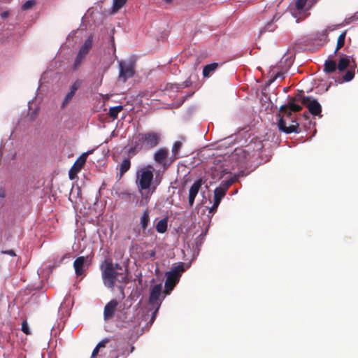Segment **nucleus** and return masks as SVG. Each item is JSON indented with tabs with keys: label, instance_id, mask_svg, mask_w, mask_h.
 <instances>
[{
	"label": "nucleus",
	"instance_id": "44",
	"mask_svg": "<svg viewBox=\"0 0 358 358\" xmlns=\"http://www.w3.org/2000/svg\"><path fill=\"white\" fill-rule=\"evenodd\" d=\"M353 20H354V21L357 20V18L356 15H355V16L353 17Z\"/></svg>",
	"mask_w": 358,
	"mask_h": 358
},
{
	"label": "nucleus",
	"instance_id": "1",
	"mask_svg": "<svg viewBox=\"0 0 358 358\" xmlns=\"http://www.w3.org/2000/svg\"><path fill=\"white\" fill-rule=\"evenodd\" d=\"M299 99L291 97L286 104L282 105L277 113L278 129L285 134L301 132L296 113L301 110Z\"/></svg>",
	"mask_w": 358,
	"mask_h": 358
},
{
	"label": "nucleus",
	"instance_id": "24",
	"mask_svg": "<svg viewBox=\"0 0 358 358\" xmlns=\"http://www.w3.org/2000/svg\"><path fill=\"white\" fill-rule=\"evenodd\" d=\"M337 69V65L334 60H327L324 63V71L327 73H332Z\"/></svg>",
	"mask_w": 358,
	"mask_h": 358
},
{
	"label": "nucleus",
	"instance_id": "42",
	"mask_svg": "<svg viewBox=\"0 0 358 358\" xmlns=\"http://www.w3.org/2000/svg\"><path fill=\"white\" fill-rule=\"evenodd\" d=\"M155 250H151L150 251V256L152 257H155Z\"/></svg>",
	"mask_w": 358,
	"mask_h": 358
},
{
	"label": "nucleus",
	"instance_id": "16",
	"mask_svg": "<svg viewBox=\"0 0 358 358\" xmlns=\"http://www.w3.org/2000/svg\"><path fill=\"white\" fill-rule=\"evenodd\" d=\"M118 302L115 299L110 301L104 307L103 317L105 320H108L113 317Z\"/></svg>",
	"mask_w": 358,
	"mask_h": 358
},
{
	"label": "nucleus",
	"instance_id": "17",
	"mask_svg": "<svg viewBox=\"0 0 358 358\" xmlns=\"http://www.w3.org/2000/svg\"><path fill=\"white\" fill-rule=\"evenodd\" d=\"M150 224V210L145 209L140 217L139 226L144 236H148L147 228Z\"/></svg>",
	"mask_w": 358,
	"mask_h": 358
},
{
	"label": "nucleus",
	"instance_id": "9",
	"mask_svg": "<svg viewBox=\"0 0 358 358\" xmlns=\"http://www.w3.org/2000/svg\"><path fill=\"white\" fill-rule=\"evenodd\" d=\"M234 182L235 179L231 178L229 180L222 181L220 185L215 188L214 190V202L210 211L218 207L221 200L226 195L228 189Z\"/></svg>",
	"mask_w": 358,
	"mask_h": 358
},
{
	"label": "nucleus",
	"instance_id": "7",
	"mask_svg": "<svg viewBox=\"0 0 358 358\" xmlns=\"http://www.w3.org/2000/svg\"><path fill=\"white\" fill-rule=\"evenodd\" d=\"M298 93L293 99H299V105L302 108L303 105L306 106L310 114L315 116H322V106L320 103L314 99L309 96H304L301 94L303 91H299Z\"/></svg>",
	"mask_w": 358,
	"mask_h": 358
},
{
	"label": "nucleus",
	"instance_id": "39",
	"mask_svg": "<svg viewBox=\"0 0 358 358\" xmlns=\"http://www.w3.org/2000/svg\"><path fill=\"white\" fill-rule=\"evenodd\" d=\"M6 196V190L4 188L1 187L0 188V198L4 199Z\"/></svg>",
	"mask_w": 358,
	"mask_h": 358
},
{
	"label": "nucleus",
	"instance_id": "19",
	"mask_svg": "<svg viewBox=\"0 0 358 358\" xmlns=\"http://www.w3.org/2000/svg\"><path fill=\"white\" fill-rule=\"evenodd\" d=\"M218 66V64L215 62L206 65L203 67L202 72L203 78L210 77L215 73Z\"/></svg>",
	"mask_w": 358,
	"mask_h": 358
},
{
	"label": "nucleus",
	"instance_id": "25",
	"mask_svg": "<svg viewBox=\"0 0 358 358\" xmlns=\"http://www.w3.org/2000/svg\"><path fill=\"white\" fill-rule=\"evenodd\" d=\"M123 110V106L120 105L115 107H111L109 109L108 115L113 120L116 119L118 113Z\"/></svg>",
	"mask_w": 358,
	"mask_h": 358
},
{
	"label": "nucleus",
	"instance_id": "31",
	"mask_svg": "<svg viewBox=\"0 0 358 358\" xmlns=\"http://www.w3.org/2000/svg\"><path fill=\"white\" fill-rule=\"evenodd\" d=\"M34 5H35V1L29 0L23 4L22 9L24 10H29V9L31 8Z\"/></svg>",
	"mask_w": 358,
	"mask_h": 358
},
{
	"label": "nucleus",
	"instance_id": "3",
	"mask_svg": "<svg viewBox=\"0 0 358 358\" xmlns=\"http://www.w3.org/2000/svg\"><path fill=\"white\" fill-rule=\"evenodd\" d=\"M161 141V134L154 131L138 133L134 138L129 154L131 156L143 150H150L157 147Z\"/></svg>",
	"mask_w": 358,
	"mask_h": 358
},
{
	"label": "nucleus",
	"instance_id": "22",
	"mask_svg": "<svg viewBox=\"0 0 358 358\" xmlns=\"http://www.w3.org/2000/svg\"><path fill=\"white\" fill-rule=\"evenodd\" d=\"M351 58L348 56L342 57L338 62L337 69L339 71H343L350 66Z\"/></svg>",
	"mask_w": 358,
	"mask_h": 358
},
{
	"label": "nucleus",
	"instance_id": "13",
	"mask_svg": "<svg viewBox=\"0 0 358 358\" xmlns=\"http://www.w3.org/2000/svg\"><path fill=\"white\" fill-rule=\"evenodd\" d=\"M87 155V153H83L76 159L69 171V175L70 179H73L75 176L80 171L86 162Z\"/></svg>",
	"mask_w": 358,
	"mask_h": 358
},
{
	"label": "nucleus",
	"instance_id": "43",
	"mask_svg": "<svg viewBox=\"0 0 358 358\" xmlns=\"http://www.w3.org/2000/svg\"><path fill=\"white\" fill-rule=\"evenodd\" d=\"M166 3H170L173 0H164Z\"/></svg>",
	"mask_w": 358,
	"mask_h": 358
},
{
	"label": "nucleus",
	"instance_id": "6",
	"mask_svg": "<svg viewBox=\"0 0 358 358\" xmlns=\"http://www.w3.org/2000/svg\"><path fill=\"white\" fill-rule=\"evenodd\" d=\"M94 35L90 34L80 45L78 54L72 65L73 69H78L83 62L85 60L87 55L90 53L93 46Z\"/></svg>",
	"mask_w": 358,
	"mask_h": 358
},
{
	"label": "nucleus",
	"instance_id": "41",
	"mask_svg": "<svg viewBox=\"0 0 358 358\" xmlns=\"http://www.w3.org/2000/svg\"><path fill=\"white\" fill-rule=\"evenodd\" d=\"M9 15V13L8 11H4L3 13H1V16L2 18L5 19L6 17H8Z\"/></svg>",
	"mask_w": 358,
	"mask_h": 358
},
{
	"label": "nucleus",
	"instance_id": "20",
	"mask_svg": "<svg viewBox=\"0 0 358 358\" xmlns=\"http://www.w3.org/2000/svg\"><path fill=\"white\" fill-rule=\"evenodd\" d=\"M182 146V143L181 141H176L173 143L172 147V155L170 157V161L174 162L176 159L178 158L179 152Z\"/></svg>",
	"mask_w": 358,
	"mask_h": 358
},
{
	"label": "nucleus",
	"instance_id": "14",
	"mask_svg": "<svg viewBox=\"0 0 358 358\" xmlns=\"http://www.w3.org/2000/svg\"><path fill=\"white\" fill-rule=\"evenodd\" d=\"M162 284L156 285L152 288L149 296V303L152 306H158V304L161 305L159 298L162 294Z\"/></svg>",
	"mask_w": 358,
	"mask_h": 358
},
{
	"label": "nucleus",
	"instance_id": "40",
	"mask_svg": "<svg viewBox=\"0 0 358 358\" xmlns=\"http://www.w3.org/2000/svg\"><path fill=\"white\" fill-rule=\"evenodd\" d=\"M99 350V348L97 346H96L95 348L92 351L91 358L95 357L98 355Z\"/></svg>",
	"mask_w": 358,
	"mask_h": 358
},
{
	"label": "nucleus",
	"instance_id": "2",
	"mask_svg": "<svg viewBox=\"0 0 358 358\" xmlns=\"http://www.w3.org/2000/svg\"><path fill=\"white\" fill-rule=\"evenodd\" d=\"M245 152L243 150L236 149L231 155L215 159L211 168V178L214 180H220L225 174L231 173V171L239 163L238 156H243Z\"/></svg>",
	"mask_w": 358,
	"mask_h": 358
},
{
	"label": "nucleus",
	"instance_id": "28",
	"mask_svg": "<svg viewBox=\"0 0 358 358\" xmlns=\"http://www.w3.org/2000/svg\"><path fill=\"white\" fill-rule=\"evenodd\" d=\"M345 36H346V31H343L338 36V41H337V45H336V51L338 50L339 49H341L344 45L345 40Z\"/></svg>",
	"mask_w": 358,
	"mask_h": 358
},
{
	"label": "nucleus",
	"instance_id": "33",
	"mask_svg": "<svg viewBox=\"0 0 358 358\" xmlns=\"http://www.w3.org/2000/svg\"><path fill=\"white\" fill-rule=\"evenodd\" d=\"M22 331L27 335L30 334V330L26 320H24L22 323Z\"/></svg>",
	"mask_w": 358,
	"mask_h": 358
},
{
	"label": "nucleus",
	"instance_id": "10",
	"mask_svg": "<svg viewBox=\"0 0 358 358\" xmlns=\"http://www.w3.org/2000/svg\"><path fill=\"white\" fill-rule=\"evenodd\" d=\"M134 66V62L131 60L119 62V80L124 83L128 78L133 77L135 73Z\"/></svg>",
	"mask_w": 358,
	"mask_h": 358
},
{
	"label": "nucleus",
	"instance_id": "32",
	"mask_svg": "<svg viewBox=\"0 0 358 358\" xmlns=\"http://www.w3.org/2000/svg\"><path fill=\"white\" fill-rule=\"evenodd\" d=\"M355 73L352 71H348L345 76H343V79L345 81L348 82L350 81L354 78Z\"/></svg>",
	"mask_w": 358,
	"mask_h": 358
},
{
	"label": "nucleus",
	"instance_id": "15",
	"mask_svg": "<svg viewBox=\"0 0 358 358\" xmlns=\"http://www.w3.org/2000/svg\"><path fill=\"white\" fill-rule=\"evenodd\" d=\"M203 185L202 179H198L194 181L192 185L190 187L189 190L188 203L189 206L192 207L194 205L195 197L198 194L199 189Z\"/></svg>",
	"mask_w": 358,
	"mask_h": 358
},
{
	"label": "nucleus",
	"instance_id": "30",
	"mask_svg": "<svg viewBox=\"0 0 358 358\" xmlns=\"http://www.w3.org/2000/svg\"><path fill=\"white\" fill-rule=\"evenodd\" d=\"M306 2H307V0H297L296 2V8L297 10H299V11L303 10Z\"/></svg>",
	"mask_w": 358,
	"mask_h": 358
},
{
	"label": "nucleus",
	"instance_id": "45",
	"mask_svg": "<svg viewBox=\"0 0 358 358\" xmlns=\"http://www.w3.org/2000/svg\"><path fill=\"white\" fill-rule=\"evenodd\" d=\"M288 89H289V87H284L282 88V90H288Z\"/></svg>",
	"mask_w": 358,
	"mask_h": 358
},
{
	"label": "nucleus",
	"instance_id": "26",
	"mask_svg": "<svg viewBox=\"0 0 358 358\" xmlns=\"http://www.w3.org/2000/svg\"><path fill=\"white\" fill-rule=\"evenodd\" d=\"M127 0H113L112 13H117L126 3Z\"/></svg>",
	"mask_w": 358,
	"mask_h": 358
},
{
	"label": "nucleus",
	"instance_id": "8",
	"mask_svg": "<svg viewBox=\"0 0 358 358\" xmlns=\"http://www.w3.org/2000/svg\"><path fill=\"white\" fill-rule=\"evenodd\" d=\"M185 271L183 264L174 267L171 271L166 273L165 291L169 294L173 290L176 284L179 282L182 273Z\"/></svg>",
	"mask_w": 358,
	"mask_h": 358
},
{
	"label": "nucleus",
	"instance_id": "23",
	"mask_svg": "<svg viewBox=\"0 0 358 358\" xmlns=\"http://www.w3.org/2000/svg\"><path fill=\"white\" fill-rule=\"evenodd\" d=\"M167 219H162L160 220L157 225H156V230L157 232L160 234H164L167 230Z\"/></svg>",
	"mask_w": 358,
	"mask_h": 358
},
{
	"label": "nucleus",
	"instance_id": "27",
	"mask_svg": "<svg viewBox=\"0 0 358 358\" xmlns=\"http://www.w3.org/2000/svg\"><path fill=\"white\" fill-rule=\"evenodd\" d=\"M192 87L191 82L187 80H185L180 87L187 88ZM173 88H179L176 84H169L166 88V90H173Z\"/></svg>",
	"mask_w": 358,
	"mask_h": 358
},
{
	"label": "nucleus",
	"instance_id": "46",
	"mask_svg": "<svg viewBox=\"0 0 358 358\" xmlns=\"http://www.w3.org/2000/svg\"><path fill=\"white\" fill-rule=\"evenodd\" d=\"M67 255H68V254L64 255V257H63V258L66 257Z\"/></svg>",
	"mask_w": 358,
	"mask_h": 358
},
{
	"label": "nucleus",
	"instance_id": "38",
	"mask_svg": "<svg viewBox=\"0 0 358 358\" xmlns=\"http://www.w3.org/2000/svg\"><path fill=\"white\" fill-rule=\"evenodd\" d=\"M1 253L9 255L13 257L16 255L15 252L13 250H3L1 251Z\"/></svg>",
	"mask_w": 358,
	"mask_h": 358
},
{
	"label": "nucleus",
	"instance_id": "5",
	"mask_svg": "<svg viewBox=\"0 0 358 358\" xmlns=\"http://www.w3.org/2000/svg\"><path fill=\"white\" fill-rule=\"evenodd\" d=\"M154 167L148 165L137 172V185L140 190L148 189L150 187L153 180Z\"/></svg>",
	"mask_w": 358,
	"mask_h": 358
},
{
	"label": "nucleus",
	"instance_id": "21",
	"mask_svg": "<svg viewBox=\"0 0 358 358\" xmlns=\"http://www.w3.org/2000/svg\"><path fill=\"white\" fill-rule=\"evenodd\" d=\"M130 167V159L129 158L124 159L120 165L119 178H121L123 175L129 170Z\"/></svg>",
	"mask_w": 358,
	"mask_h": 358
},
{
	"label": "nucleus",
	"instance_id": "4",
	"mask_svg": "<svg viewBox=\"0 0 358 358\" xmlns=\"http://www.w3.org/2000/svg\"><path fill=\"white\" fill-rule=\"evenodd\" d=\"M100 268L103 283L107 287L113 289L117 281L123 284L128 282L127 275L118 271L122 270V266L117 263L113 264L110 259H105Z\"/></svg>",
	"mask_w": 358,
	"mask_h": 358
},
{
	"label": "nucleus",
	"instance_id": "37",
	"mask_svg": "<svg viewBox=\"0 0 358 358\" xmlns=\"http://www.w3.org/2000/svg\"><path fill=\"white\" fill-rule=\"evenodd\" d=\"M273 30V25L271 23H269L262 30H261V32H263L265 31H271Z\"/></svg>",
	"mask_w": 358,
	"mask_h": 358
},
{
	"label": "nucleus",
	"instance_id": "34",
	"mask_svg": "<svg viewBox=\"0 0 358 358\" xmlns=\"http://www.w3.org/2000/svg\"><path fill=\"white\" fill-rule=\"evenodd\" d=\"M155 310H154V312L152 313V317H151V319H150V322L152 324L154 322V321L155 320V318H156V315L158 313V310L159 309V307H160V304H158V306H155Z\"/></svg>",
	"mask_w": 358,
	"mask_h": 358
},
{
	"label": "nucleus",
	"instance_id": "18",
	"mask_svg": "<svg viewBox=\"0 0 358 358\" xmlns=\"http://www.w3.org/2000/svg\"><path fill=\"white\" fill-rule=\"evenodd\" d=\"M282 79V73L273 71L272 74L270 76V78L266 81L264 87L277 88L278 85H275V83H278L279 81H281Z\"/></svg>",
	"mask_w": 358,
	"mask_h": 358
},
{
	"label": "nucleus",
	"instance_id": "12",
	"mask_svg": "<svg viewBox=\"0 0 358 358\" xmlns=\"http://www.w3.org/2000/svg\"><path fill=\"white\" fill-rule=\"evenodd\" d=\"M91 264V259L89 256H80L73 262V268L76 275L81 276L85 274V271Z\"/></svg>",
	"mask_w": 358,
	"mask_h": 358
},
{
	"label": "nucleus",
	"instance_id": "36",
	"mask_svg": "<svg viewBox=\"0 0 358 358\" xmlns=\"http://www.w3.org/2000/svg\"><path fill=\"white\" fill-rule=\"evenodd\" d=\"M110 341V340L108 338H104L101 341H100L98 344H97V347L100 349L101 348H105L106 347V343H108V342Z\"/></svg>",
	"mask_w": 358,
	"mask_h": 358
},
{
	"label": "nucleus",
	"instance_id": "35",
	"mask_svg": "<svg viewBox=\"0 0 358 358\" xmlns=\"http://www.w3.org/2000/svg\"><path fill=\"white\" fill-rule=\"evenodd\" d=\"M82 83H83L82 80H77L73 84L71 90H78L79 88H80L82 87Z\"/></svg>",
	"mask_w": 358,
	"mask_h": 358
},
{
	"label": "nucleus",
	"instance_id": "29",
	"mask_svg": "<svg viewBox=\"0 0 358 358\" xmlns=\"http://www.w3.org/2000/svg\"><path fill=\"white\" fill-rule=\"evenodd\" d=\"M75 92L76 91H69V93L65 96L64 101H62V108L66 107V106L69 103V101L71 100V99L75 95Z\"/></svg>",
	"mask_w": 358,
	"mask_h": 358
},
{
	"label": "nucleus",
	"instance_id": "11",
	"mask_svg": "<svg viewBox=\"0 0 358 358\" xmlns=\"http://www.w3.org/2000/svg\"><path fill=\"white\" fill-rule=\"evenodd\" d=\"M154 160L157 164L161 165L164 170L167 169L173 162L170 161L169 150L166 148H161L155 152Z\"/></svg>",
	"mask_w": 358,
	"mask_h": 358
}]
</instances>
